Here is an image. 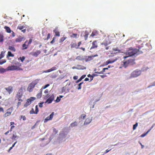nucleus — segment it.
I'll return each instance as SVG.
<instances>
[{
	"mask_svg": "<svg viewBox=\"0 0 155 155\" xmlns=\"http://www.w3.org/2000/svg\"><path fill=\"white\" fill-rule=\"evenodd\" d=\"M18 66L12 65L9 66L7 68L5 69L3 68H0V73H3L6 71H8L22 70V69L20 67L21 66V64L18 63Z\"/></svg>",
	"mask_w": 155,
	"mask_h": 155,
	"instance_id": "obj_1",
	"label": "nucleus"
},
{
	"mask_svg": "<svg viewBox=\"0 0 155 155\" xmlns=\"http://www.w3.org/2000/svg\"><path fill=\"white\" fill-rule=\"evenodd\" d=\"M141 48V47H139L138 49L136 48H129V50L128 51V54L129 56H136L142 54L143 53L142 51L140 50Z\"/></svg>",
	"mask_w": 155,
	"mask_h": 155,
	"instance_id": "obj_2",
	"label": "nucleus"
},
{
	"mask_svg": "<svg viewBox=\"0 0 155 155\" xmlns=\"http://www.w3.org/2000/svg\"><path fill=\"white\" fill-rule=\"evenodd\" d=\"M39 82V80L36 79L30 83L28 87L27 90L30 92L32 91L33 89L35 87V85Z\"/></svg>",
	"mask_w": 155,
	"mask_h": 155,
	"instance_id": "obj_3",
	"label": "nucleus"
},
{
	"mask_svg": "<svg viewBox=\"0 0 155 155\" xmlns=\"http://www.w3.org/2000/svg\"><path fill=\"white\" fill-rule=\"evenodd\" d=\"M141 71L139 69H136L133 71L131 74L130 78H136L139 75L141 74Z\"/></svg>",
	"mask_w": 155,
	"mask_h": 155,
	"instance_id": "obj_4",
	"label": "nucleus"
},
{
	"mask_svg": "<svg viewBox=\"0 0 155 155\" xmlns=\"http://www.w3.org/2000/svg\"><path fill=\"white\" fill-rule=\"evenodd\" d=\"M22 96V88H21L19 89L16 94L15 97L17 98L19 101H22L23 100L21 99V97Z\"/></svg>",
	"mask_w": 155,
	"mask_h": 155,
	"instance_id": "obj_5",
	"label": "nucleus"
},
{
	"mask_svg": "<svg viewBox=\"0 0 155 155\" xmlns=\"http://www.w3.org/2000/svg\"><path fill=\"white\" fill-rule=\"evenodd\" d=\"M32 41V39L31 38H30L29 41L28 42V43L27 45H26V43L28 42V40H26L22 45V49L23 50H24L25 49H27L28 48V46L31 44V42Z\"/></svg>",
	"mask_w": 155,
	"mask_h": 155,
	"instance_id": "obj_6",
	"label": "nucleus"
},
{
	"mask_svg": "<svg viewBox=\"0 0 155 155\" xmlns=\"http://www.w3.org/2000/svg\"><path fill=\"white\" fill-rule=\"evenodd\" d=\"M13 107H11L7 110V111L4 114V117H7L10 116L13 111Z\"/></svg>",
	"mask_w": 155,
	"mask_h": 155,
	"instance_id": "obj_7",
	"label": "nucleus"
},
{
	"mask_svg": "<svg viewBox=\"0 0 155 155\" xmlns=\"http://www.w3.org/2000/svg\"><path fill=\"white\" fill-rule=\"evenodd\" d=\"M35 99V97H31L30 98L28 99L27 100L26 102L24 104V107H27L31 104L32 101Z\"/></svg>",
	"mask_w": 155,
	"mask_h": 155,
	"instance_id": "obj_8",
	"label": "nucleus"
},
{
	"mask_svg": "<svg viewBox=\"0 0 155 155\" xmlns=\"http://www.w3.org/2000/svg\"><path fill=\"white\" fill-rule=\"evenodd\" d=\"M54 113L52 112L51 114L49 116L47 117L46 118H45L44 120V122L46 123L49 120H51L53 118L54 115Z\"/></svg>",
	"mask_w": 155,
	"mask_h": 155,
	"instance_id": "obj_9",
	"label": "nucleus"
},
{
	"mask_svg": "<svg viewBox=\"0 0 155 155\" xmlns=\"http://www.w3.org/2000/svg\"><path fill=\"white\" fill-rule=\"evenodd\" d=\"M54 95L52 94L50 97L47 99L46 101L45 102V103H48V104L51 103L53 101L54 99Z\"/></svg>",
	"mask_w": 155,
	"mask_h": 155,
	"instance_id": "obj_10",
	"label": "nucleus"
},
{
	"mask_svg": "<svg viewBox=\"0 0 155 155\" xmlns=\"http://www.w3.org/2000/svg\"><path fill=\"white\" fill-rule=\"evenodd\" d=\"M5 89L9 94H10L13 91V87L11 86H9L7 87H5Z\"/></svg>",
	"mask_w": 155,
	"mask_h": 155,
	"instance_id": "obj_11",
	"label": "nucleus"
},
{
	"mask_svg": "<svg viewBox=\"0 0 155 155\" xmlns=\"http://www.w3.org/2000/svg\"><path fill=\"white\" fill-rule=\"evenodd\" d=\"M41 53V51L40 50H37L35 52H31V54L32 56L37 57Z\"/></svg>",
	"mask_w": 155,
	"mask_h": 155,
	"instance_id": "obj_12",
	"label": "nucleus"
},
{
	"mask_svg": "<svg viewBox=\"0 0 155 155\" xmlns=\"http://www.w3.org/2000/svg\"><path fill=\"white\" fill-rule=\"evenodd\" d=\"M24 38L21 36H19L16 38L15 41L16 42H20L24 40Z\"/></svg>",
	"mask_w": 155,
	"mask_h": 155,
	"instance_id": "obj_13",
	"label": "nucleus"
},
{
	"mask_svg": "<svg viewBox=\"0 0 155 155\" xmlns=\"http://www.w3.org/2000/svg\"><path fill=\"white\" fill-rule=\"evenodd\" d=\"M92 120V118L91 117L87 118L84 122V125H87L90 123Z\"/></svg>",
	"mask_w": 155,
	"mask_h": 155,
	"instance_id": "obj_14",
	"label": "nucleus"
},
{
	"mask_svg": "<svg viewBox=\"0 0 155 155\" xmlns=\"http://www.w3.org/2000/svg\"><path fill=\"white\" fill-rule=\"evenodd\" d=\"M57 69V68H56V67L55 66H54V67H52L51 68L49 69H48L46 71H44L43 72L47 73V72H50L51 71L56 70Z\"/></svg>",
	"mask_w": 155,
	"mask_h": 155,
	"instance_id": "obj_15",
	"label": "nucleus"
},
{
	"mask_svg": "<svg viewBox=\"0 0 155 155\" xmlns=\"http://www.w3.org/2000/svg\"><path fill=\"white\" fill-rule=\"evenodd\" d=\"M97 47V41H94L92 42V46L90 48V49L96 48Z\"/></svg>",
	"mask_w": 155,
	"mask_h": 155,
	"instance_id": "obj_16",
	"label": "nucleus"
},
{
	"mask_svg": "<svg viewBox=\"0 0 155 155\" xmlns=\"http://www.w3.org/2000/svg\"><path fill=\"white\" fill-rule=\"evenodd\" d=\"M71 48H75L76 49H78V47H77V44L76 43H71L70 45Z\"/></svg>",
	"mask_w": 155,
	"mask_h": 155,
	"instance_id": "obj_17",
	"label": "nucleus"
},
{
	"mask_svg": "<svg viewBox=\"0 0 155 155\" xmlns=\"http://www.w3.org/2000/svg\"><path fill=\"white\" fill-rule=\"evenodd\" d=\"M77 68V69L78 70H84L86 68V67L80 65H78Z\"/></svg>",
	"mask_w": 155,
	"mask_h": 155,
	"instance_id": "obj_18",
	"label": "nucleus"
},
{
	"mask_svg": "<svg viewBox=\"0 0 155 155\" xmlns=\"http://www.w3.org/2000/svg\"><path fill=\"white\" fill-rule=\"evenodd\" d=\"M117 60V58H115V59L113 60H111L110 59L108 60H107L106 62V64H109L112 63H114L115 61Z\"/></svg>",
	"mask_w": 155,
	"mask_h": 155,
	"instance_id": "obj_19",
	"label": "nucleus"
},
{
	"mask_svg": "<svg viewBox=\"0 0 155 155\" xmlns=\"http://www.w3.org/2000/svg\"><path fill=\"white\" fill-rule=\"evenodd\" d=\"M53 31L55 33V36L58 37H59L60 36V32L58 29H55L53 30Z\"/></svg>",
	"mask_w": 155,
	"mask_h": 155,
	"instance_id": "obj_20",
	"label": "nucleus"
},
{
	"mask_svg": "<svg viewBox=\"0 0 155 155\" xmlns=\"http://www.w3.org/2000/svg\"><path fill=\"white\" fill-rule=\"evenodd\" d=\"M153 126L151 127L150 129H149L146 133H144L140 135V137H143L145 136L148 133L150 130L153 128Z\"/></svg>",
	"mask_w": 155,
	"mask_h": 155,
	"instance_id": "obj_21",
	"label": "nucleus"
},
{
	"mask_svg": "<svg viewBox=\"0 0 155 155\" xmlns=\"http://www.w3.org/2000/svg\"><path fill=\"white\" fill-rule=\"evenodd\" d=\"M4 28L6 30L7 32L8 33H10L11 32V30L9 27L5 26L4 27Z\"/></svg>",
	"mask_w": 155,
	"mask_h": 155,
	"instance_id": "obj_22",
	"label": "nucleus"
},
{
	"mask_svg": "<svg viewBox=\"0 0 155 155\" xmlns=\"http://www.w3.org/2000/svg\"><path fill=\"white\" fill-rule=\"evenodd\" d=\"M86 76V75L84 74V75H82L81 77L79 78L76 82L77 83H78L79 82H80V81H81L83 79H84Z\"/></svg>",
	"mask_w": 155,
	"mask_h": 155,
	"instance_id": "obj_23",
	"label": "nucleus"
},
{
	"mask_svg": "<svg viewBox=\"0 0 155 155\" xmlns=\"http://www.w3.org/2000/svg\"><path fill=\"white\" fill-rule=\"evenodd\" d=\"M8 49L11 51H12L13 52H15L16 51V49L15 47L13 46H9L8 47Z\"/></svg>",
	"mask_w": 155,
	"mask_h": 155,
	"instance_id": "obj_24",
	"label": "nucleus"
},
{
	"mask_svg": "<svg viewBox=\"0 0 155 155\" xmlns=\"http://www.w3.org/2000/svg\"><path fill=\"white\" fill-rule=\"evenodd\" d=\"M92 57H91V56H88V58H85V60L86 62L90 61L91 60H92Z\"/></svg>",
	"mask_w": 155,
	"mask_h": 155,
	"instance_id": "obj_25",
	"label": "nucleus"
},
{
	"mask_svg": "<svg viewBox=\"0 0 155 155\" xmlns=\"http://www.w3.org/2000/svg\"><path fill=\"white\" fill-rule=\"evenodd\" d=\"M42 91L41 90L39 93H38L36 95V97L37 98H39L41 97L42 96Z\"/></svg>",
	"mask_w": 155,
	"mask_h": 155,
	"instance_id": "obj_26",
	"label": "nucleus"
},
{
	"mask_svg": "<svg viewBox=\"0 0 155 155\" xmlns=\"http://www.w3.org/2000/svg\"><path fill=\"white\" fill-rule=\"evenodd\" d=\"M77 125V123L76 121H75L74 122H73V123H72L71 124L70 126L71 127H75V126H76Z\"/></svg>",
	"mask_w": 155,
	"mask_h": 155,
	"instance_id": "obj_27",
	"label": "nucleus"
},
{
	"mask_svg": "<svg viewBox=\"0 0 155 155\" xmlns=\"http://www.w3.org/2000/svg\"><path fill=\"white\" fill-rule=\"evenodd\" d=\"M88 35V33L86 31L85 33V35H84V36L85 40H86L87 39Z\"/></svg>",
	"mask_w": 155,
	"mask_h": 155,
	"instance_id": "obj_28",
	"label": "nucleus"
},
{
	"mask_svg": "<svg viewBox=\"0 0 155 155\" xmlns=\"http://www.w3.org/2000/svg\"><path fill=\"white\" fill-rule=\"evenodd\" d=\"M14 54H12L11 51H8V54L7 55V57H14Z\"/></svg>",
	"mask_w": 155,
	"mask_h": 155,
	"instance_id": "obj_29",
	"label": "nucleus"
},
{
	"mask_svg": "<svg viewBox=\"0 0 155 155\" xmlns=\"http://www.w3.org/2000/svg\"><path fill=\"white\" fill-rule=\"evenodd\" d=\"M4 36L3 35L0 33V42H2L4 41Z\"/></svg>",
	"mask_w": 155,
	"mask_h": 155,
	"instance_id": "obj_30",
	"label": "nucleus"
},
{
	"mask_svg": "<svg viewBox=\"0 0 155 155\" xmlns=\"http://www.w3.org/2000/svg\"><path fill=\"white\" fill-rule=\"evenodd\" d=\"M67 38L66 37H62L61 38H60V39L59 40V42L60 43H61L64 41L66 38Z\"/></svg>",
	"mask_w": 155,
	"mask_h": 155,
	"instance_id": "obj_31",
	"label": "nucleus"
},
{
	"mask_svg": "<svg viewBox=\"0 0 155 155\" xmlns=\"http://www.w3.org/2000/svg\"><path fill=\"white\" fill-rule=\"evenodd\" d=\"M25 56H22V57H20L19 58H18V60H20L21 62H23V61L25 59Z\"/></svg>",
	"mask_w": 155,
	"mask_h": 155,
	"instance_id": "obj_32",
	"label": "nucleus"
},
{
	"mask_svg": "<svg viewBox=\"0 0 155 155\" xmlns=\"http://www.w3.org/2000/svg\"><path fill=\"white\" fill-rule=\"evenodd\" d=\"M78 36V34H73L72 35H71V37L73 38H77Z\"/></svg>",
	"mask_w": 155,
	"mask_h": 155,
	"instance_id": "obj_33",
	"label": "nucleus"
},
{
	"mask_svg": "<svg viewBox=\"0 0 155 155\" xmlns=\"http://www.w3.org/2000/svg\"><path fill=\"white\" fill-rule=\"evenodd\" d=\"M108 69V68H104L103 69V70L99 72H97V73L98 74H102L105 71V70Z\"/></svg>",
	"mask_w": 155,
	"mask_h": 155,
	"instance_id": "obj_34",
	"label": "nucleus"
},
{
	"mask_svg": "<svg viewBox=\"0 0 155 155\" xmlns=\"http://www.w3.org/2000/svg\"><path fill=\"white\" fill-rule=\"evenodd\" d=\"M25 28L24 26L18 25L17 27V28L20 30H21Z\"/></svg>",
	"mask_w": 155,
	"mask_h": 155,
	"instance_id": "obj_35",
	"label": "nucleus"
},
{
	"mask_svg": "<svg viewBox=\"0 0 155 155\" xmlns=\"http://www.w3.org/2000/svg\"><path fill=\"white\" fill-rule=\"evenodd\" d=\"M83 83V82H82L80 84H79L78 85V90H80L81 88V85Z\"/></svg>",
	"mask_w": 155,
	"mask_h": 155,
	"instance_id": "obj_36",
	"label": "nucleus"
},
{
	"mask_svg": "<svg viewBox=\"0 0 155 155\" xmlns=\"http://www.w3.org/2000/svg\"><path fill=\"white\" fill-rule=\"evenodd\" d=\"M5 52L2 51L1 54H0V59L2 58L4 56V54Z\"/></svg>",
	"mask_w": 155,
	"mask_h": 155,
	"instance_id": "obj_37",
	"label": "nucleus"
},
{
	"mask_svg": "<svg viewBox=\"0 0 155 155\" xmlns=\"http://www.w3.org/2000/svg\"><path fill=\"white\" fill-rule=\"evenodd\" d=\"M35 113L37 114L38 112V105H36L35 106Z\"/></svg>",
	"mask_w": 155,
	"mask_h": 155,
	"instance_id": "obj_38",
	"label": "nucleus"
},
{
	"mask_svg": "<svg viewBox=\"0 0 155 155\" xmlns=\"http://www.w3.org/2000/svg\"><path fill=\"white\" fill-rule=\"evenodd\" d=\"M113 50L115 51H117L119 52L120 51V50L118 48H113Z\"/></svg>",
	"mask_w": 155,
	"mask_h": 155,
	"instance_id": "obj_39",
	"label": "nucleus"
},
{
	"mask_svg": "<svg viewBox=\"0 0 155 155\" xmlns=\"http://www.w3.org/2000/svg\"><path fill=\"white\" fill-rule=\"evenodd\" d=\"M86 117L85 114H83L81 115V118L83 119H84Z\"/></svg>",
	"mask_w": 155,
	"mask_h": 155,
	"instance_id": "obj_40",
	"label": "nucleus"
},
{
	"mask_svg": "<svg viewBox=\"0 0 155 155\" xmlns=\"http://www.w3.org/2000/svg\"><path fill=\"white\" fill-rule=\"evenodd\" d=\"M138 123H136L133 126V130H135L136 129Z\"/></svg>",
	"mask_w": 155,
	"mask_h": 155,
	"instance_id": "obj_41",
	"label": "nucleus"
},
{
	"mask_svg": "<svg viewBox=\"0 0 155 155\" xmlns=\"http://www.w3.org/2000/svg\"><path fill=\"white\" fill-rule=\"evenodd\" d=\"M30 114H36V113H35V111H34V110L33 108H32L31 110H30Z\"/></svg>",
	"mask_w": 155,
	"mask_h": 155,
	"instance_id": "obj_42",
	"label": "nucleus"
},
{
	"mask_svg": "<svg viewBox=\"0 0 155 155\" xmlns=\"http://www.w3.org/2000/svg\"><path fill=\"white\" fill-rule=\"evenodd\" d=\"M17 137V136L16 134H13L12 137V140L15 139Z\"/></svg>",
	"mask_w": 155,
	"mask_h": 155,
	"instance_id": "obj_43",
	"label": "nucleus"
},
{
	"mask_svg": "<svg viewBox=\"0 0 155 155\" xmlns=\"http://www.w3.org/2000/svg\"><path fill=\"white\" fill-rule=\"evenodd\" d=\"M21 119L22 118L23 120H26V118L25 116H20Z\"/></svg>",
	"mask_w": 155,
	"mask_h": 155,
	"instance_id": "obj_44",
	"label": "nucleus"
},
{
	"mask_svg": "<svg viewBox=\"0 0 155 155\" xmlns=\"http://www.w3.org/2000/svg\"><path fill=\"white\" fill-rule=\"evenodd\" d=\"M44 103L43 102L41 103H40L38 104L39 106L40 107H42V104Z\"/></svg>",
	"mask_w": 155,
	"mask_h": 155,
	"instance_id": "obj_45",
	"label": "nucleus"
},
{
	"mask_svg": "<svg viewBox=\"0 0 155 155\" xmlns=\"http://www.w3.org/2000/svg\"><path fill=\"white\" fill-rule=\"evenodd\" d=\"M49 86V84H47L46 85H45V86L43 87L42 88V89H45L48 87Z\"/></svg>",
	"mask_w": 155,
	"mask_h": 155,
	"instance_id": "obj_46",
	"label": "nucleus"
},
{
	"mask_svg": "<svg viewBox=\"0 0 155 155\" xmlns=\"http://www.w3.org/2000/svg\"><path fill=\"white\" fill-rule=\"evenodd\" d=\"M21 104V102H18L17 104V108H18L19 106Z\"/></svg>",
	"mask_w": 155,
	"mask_h": 155,
	"instance_id": "obj_47",
	"label": "nucleus"
},
{
	"mask_svg": "<svg viewBox=\"0 0 155 155\" xmlns=\"http://www.w3.org/2000/svg\"><path fill=\"white\" fill-rule=\"evenodd\" d=\"M1 112H2L3 113H4V109L2 107H0V113Z\"/></svg>",
	"mask_w": 155,
	"mask_h": 155,
	"instance_id": "obj_48",
	"label": "nucleus"
},
{
	"mask_svg": "<svg viewBox=\"0 0 155 155\" xmlns=\"http://www.w3.org/2000/svg\"><path fill=\"white\" fill-rule=\"evenodd\" d=\"M131 62V60H129L128 61L124 62V64L125 65L126 64H127Z\"/></svg>",
	"mask_w": 155,
	"mask_h": 155,
	"instance_id": "obj_49",
	"label": "nucleus"
},
{
	"mask_svg": "<svg viewBox=\"0 0 155 155\" xmlns=\"http://www.w3.org/2000/svg\"><path fill=\"white\" fill-rule=\"evenodd\" d=\"M60 100H61L60 98L58 97H57V98L56 100V101L57 102H59L60 101Z\"/></svg>",
	"mask_w": 155,
	"mask_h": 155,
	"instance_id": "obj_50",
	"label": "nucleus"
},
{
	"mask_svg": "<svg viewBox=\"0 0 155 155\" xmlns=\"http://www.w3.org/2000/svg\"><path fill=\"white\" fill-rule=\"evenodd\" d=\"M53 131L54 132V133L55 134H57L58 132V130H56V129L55 128H54L53 129Z\"/></svg>",
	"mask_w": 155,
	"mask_h": 155,
	"instance_id": "obj_51",
	"label": "nucleus"
},
{
	"mask_svg": "<svg viewBox=\"0 0 155 155\" xmlns=\"http://www.w3.org/2000/svg\"><path fill=\"white\" fill-rule=\"evenodd\" d=\"M55 37H54L53 38L52 40L50 42L52 44L55 42Z\"/></svg>",
	"mask_w": 155,
	"mask_h": 155,
	"instance_id": "obj_52",
	"label": "nucleus"
},
{
	"mask_svg": "<svg viewBox=\"0 0 155 155\" xmlns=\"http://www.w3.org/2000/svg\"><path fill=\"white\" fill-rule=\"evenodd\" d=\"M81 41H79L78 42V45H77V47H78V48H79L80 46L81 45Z\"/></svg>",
	"mask_w": 155,
	"mask_h": 155,
	"instance_id": "obj_53",
	"label": "nucleus"
},
{
	"mask_svg": "<svg viewBox=\"0 0 155 155\" xmlns=\"http://www.w3.org/2000/svg\"><path fill=\"white\" fill-rule=\"evenodd\" d=\"M50 33H48V36H47V40H48L49 39V38H50Z\"/></svg>",
	"mask_w": 155,
	"mask_h": 155,
	"instance_id": "obj_54",
	"label": "nucleus"
},
{
	"mask_svg": "<svg viewBox=\"0 0 155 155\" xmlns=\"http://www.w3.org/2000/svg\"><path fill=\"white\" fill-rule=\"evenodd\" d=\"M155 86V81L153 82L152 85L149 86L148 87H151L152 86Z\"/></svg>",
	"mask_w": 155,
	"mask_h": 155,
	"instance_id": "obj_55",
	"label": "nucleus"
},
{
	"mask_svg": "<svg viewBox=\"0 0 155 155\" xmlns=\"http://www.w3.org/2000/svg\"><path fill=\"white\" fill-rule=\"evenodd\" d=\"M15 126L14 125H12L10 129V131H11L12 130V129L15 127Z\"/></svg>",
	"mask_w": 155,
	"mask_h": 155,
	"instance_id": "obj_56",
	"label": "nucleus"
},
{
	"mask_svg": "<svg viewBox=\"0 0 155 155\" xmlns=\"http://www.w3.org/2000/svg\"><path fill=\"white\" fill-rule=\"evenodd\" d=\"M95 35V34L94 33V32H92L91 35L90 36L92 37H93Z\"/></svg>",
	"mask_w": 155,
	"mask_h": 155,
	"instance_id": "obj_57",
	"label": "nucleus"
},
{
	"mask_svg": "<svg viewBox=\"0 0 155 155\" xmlns=\"http://www.w3.org/2000/svg\"><path fill=\"white\" fill-rule=\"evenodd\" d=\"M79 49L82 50L83 51H85V48L83 47L80 48Z\"/></svg>",
	"mask_w": 155,
	"mask_h": 155,
	"instance_id": "obj_58",
	"label": "nucleus"
},
{
	"mask_svg": "<svg viewBox=\"0 0 155 155\" xmlns=\"http://www.w3.org/2000/svg\"><path fill=\"white\" fill-rule=\"evenodd\" d=\"M6 61H0V64L1 65L4 63Z\"/></svg>",
	"mask_w": 155,
	"mask_h": 155,
	"instance_id": "obj_59",
	"label": "nucleus"
},
{
	"mask_svg": "<svg viewBox=\"0 0 155 155\" xmlns=\"http://www.w3.org/2000/svg\"><path fill=\"white\" fill-rule=\"evenodd\" d=\"M48 89H46L44 93L45 94H47L48 93Z\"/></svg>",
	"mask_w": 155,
	"mask_h": 155,
	"instance_id": "obj_60",
	"label": "nucleus"
},
{
	"mask_svg": "<svg viewBox=\"0 0 155 155\" xmlns=\"http://www.w3.org/2000/svg\"><path fill=\"white\" fill-rule=\"evenodd\" d=\"M111 150V149H110V150H106V151H105V153H108L109 151H110Z\"/></svg>",
	"mask_w": 155,
	"mask_h": 155,
	"instance_id": "obj_61",
	"label": "nucleus"
},
{
	"mask_svg": "<svg viewBox=\"0 0 155 155\" xmlns=\"http://www.w3.org/2000/svg\"><path fill=\"white\" fill-rule=\"evenodd\" d=\"M10 131V130H9L7 131V132H5V135H7Z\"/></svg>",
	"mask_w": 155,
	"mask_h": 155,
	"instance_id": "obj_62",
	"label": "nucleus"
},
{
	"mask_svg": "<svg viewBox=\"0 0 155 155\" xmlns=\"http://www.w3.org/2000/svg\"><path fill=\"white\" fill-rule=\"evenodd\" d=\"M89 78H86L84 80V81H89Z\"/></svg>",
	"mask_w": 155,
	"mask_h": 155,
	"instance_id": "obj_63",
	"label": "nucleus"
},
{
	"mask_svg": "<svg viewBox=\"0 0 155 155\" xmlns=\"http://www.w3.org/2000/svg\"><path fill=\"white\" fill-rule=\"evenodd\" d=\"M57 77V75H54L52 76V78H55Z\"/></svg>",
	"mask_w": 155,
	"mask_h": 155,
	"instance_id": "obj_64",
	"label": "nucleus"
}]
</instances>
